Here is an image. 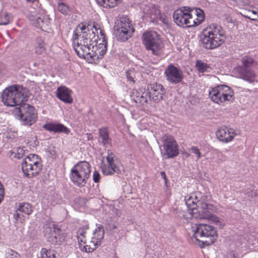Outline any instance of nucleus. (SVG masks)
Returning <instances> with one entry per match:
<instances>
[{
    "instance_id": "16",
    "label": "nucleus",
    "mask_w": 258,
    "mask_h": 258,
    "mask_svg": "<svg viewBox=\"0 0 258 258\" xmlns=\"http://www.w3.org/2000/svg\"><path fill=\"white\" fill-rule=\"evenodd\" d=\"M44 234L47 241L52 244H60L64 240V233L58 226L55 224H53L52 228L45 227Z\"/></svg>"
},
{
    "instance_id": "42",
    "label": "nucleus",
    "mask_w": 258,
    "mask_h": 258,
    "mask_svg": "<svg viewBox=\"0 0 258 258\" xmlns=\"http://www.w3.org/2000/svg\"><path fill=\"white\" fill-rule=\"evenodd\" d=\"M191 151L192 152L197 155V159H199L201 157V153L197 147L193 146L191 148Z\"/></svg>"
},
{
    "instance_id": "30",
    "label": "nucleus",
    "mask_w": 258,
    "mask_h": 258,
    "mask_svg": "<svg viewBox=\"0 0 258 258\" xmlns=\"http://www.w3.org/2000/svg\"><path fill=\"white\" fill-rule=\"evenodd\" d=\"M28 18L30 21H31L32 24L34 26L41 29L43 28L44 23L41 17L29 15Z\"/></svg>"
},
{
    "instance_id": "34",
    "label": "nucleus",
    "mask_w": 258,
    "mask_h": 258,
    "mask_svg": "<svg viewBox=\"0 0 258 258\" xmlns=\"http://www.w3.org/2000/svg\"><path fill=\"white\" fill-rule=\"evenodd\" d=\"M41 258H57L53 250L43 248L41 250Z\"/></svg>"
},
{
    "instance_id": "22",
    "label": "nucleus",
    "mask_w": 258,
    "mask_h": 258,
    "mask_svg": "<svg viewBox=\"0 0 258 258\" xmlns=\"http://www.w3.org/2000/svg\"><path fill=\"white\" fill-rule=\"evenodd\" d=\"M198 198L197 195L192 194L189 197H186L185 199L187 208L189 211H191L190 213L192 215L193 217L198 213V201H200L198 200Z\"/></svg>"
},
{
    "instance_id": "45",
    "label": "nucleus",
    "mask_w": 258,
    "mask_h": 258,
    "mask_svg": "<svg viewBox=\"0 0 258 258\" xmlns=\"http://www.w3.org/2000/svg\"><path fill=\"white\" fill-rule=\"evenodd\" d=\"M0 193L4 194V187L1 181H0Z\"/></svg>"
},
{
    "instance_id": "4",
    "label": "nucleus",
    "mask_w": 258,
    "mask_h": 258,
    "mask_svg": "<svg viewBox=\"0 0 258 258\" xmlns=\"http://www.w3.org/2000/svg\"><path fill=\"white\" fill-rule=\"evenodd\" d=\"M26 89L20 85L11 86L5 89L2 95L4 104L8 106H19L26 100Z\"/></svg>"
},
{
    "instance_id": "27",
    "label": "nucleus",
    "mask_w": 258,
    "mask_h": 258,
    "mask_svg": "<svg viewBox=\"0 0 258 258\" xmlns=\"http://www.w3.org/2000/svg\"><path fill=\"white\" fill-rule=\"evenodd\" d=\"M195 67L200 73H210L212 68L210 64L205 63L201 60H197Z\"/></svg>"
},
{
    "instance_id": "39",
    "label": "nucleus",
    "mask_w": 258,
    "mask_h": 258,
    "mask_svg": "<svg viewBox=\"0 0 258 258\" xmlns=\"http://www.w3.org/2000/svg\"><path fill=\"white\" fill-rule=\"evenodd\" d=\"M143 93V92L141 90H133L131 95V98L133 101L137 103L138 101H139V98L142 95Z\"/></svg>"
},
{
    "instance_id": "9",
    "label": "nucleus",
    "mask_w": 258,
    "mask_h": 258,
    "mask_svg": "<svg viewBox=\"0 0 258 258\" xmlns=\"http://www.w3.org/2000/svg\"><path fill=\"white\" fill-rule=\"evenodd\" d=\"M106 158V163L102 162L101 165L102 171L104 175L123 174L124 173L123 165L111 150H108Z\"/></svg>"
},
{
    "instance_id": "11",
    "label": "nucleus",
    "mask_w": 258,
    "mask_h": 258,
    "mask_svg": "<svg viewBox=\"0 0 258 258\" xmlns=\"http://www.w3.org/2000/svg\"><path fill=\"white\" fill-rule=\"evenodd\" d=\"M234 93L231 88L225 85H219L209 91L211 100L218 104L225 101H232L234 99Z\"/></svg>"
},
{
    "instance_id": "26",
    "label": "nucleus",
    "mask_w": 258,
    "mask_h": 258,
    "mask_svg": "<svg viewBox=\"0 0 258 258\" xmlns=\"http://www.w3.org/2000/svg\"><path fill=\"white\" fill-rule=\"evenodd\" d=\"M104 230L103 226L99 225V226H97V228L93 232L92 239L94 241H96V243L99 245L100 244V242L104 237Z\"/></svg>"
},
{
    "instance_id": "43",
    "label": "nucleus",
    "mask_w": 258,
    "mask_h": 258,
    "mask_svg": "<svg viewBox=\"0 0 258 258\" xmlns=\"http://www.w3.org/2000/svg\"><path fill=\"white\" fill-rule=\"evenodd\" d=\"M100 180V174L97 171H95L93 173V180L95 182H98Z\"/></svg>"
},
{
    "instance_id": "37",
    "label": "nucleus",
    "mask_w": 258,
    "mask_h": 258,
    "mask_svg": "<svg viewBox=\"0 0 258 258\" xmlns=\"http://www.w3.org/2000/svg\"><path fill=\"white\" fill-rule=\"evenodd\" d=\"M58 10L62 14L68 15L70 12V7L64 3L58 2Z\"/></svg>"
},
{
    "instance_id": "33",
    "label": "nucleus",
    "mask_w": 258,
    "mask_h": 258,
    "mask_svg": "<svg viewBox=\"0 0 258 258\" xmlns=\"http://www.w3.org/2000/svg\"><path fill=\"white\" fill-rule=\"evenodd\" d=\"M97 4L104 8H112L120 2V0H96Z\"/></svg>"
},
{
    "instance_id": "18",
    "label": "nucleus",
    "mask_w": 258,
    "mask_h": 258,
    "mask_svg": "<svg viewBox=\"0 0 258 258\" xmlns=\"http://www.w3.org/2000/svg\"><path fill=\"white\" fill-rule=\"evenodd\" d=\"M149 98L151 101L158 103L163 100V96L165 93V90L161 84L153 83L148 86Z\"/></svg>"
},
{
    "instance_id": "3",
    "label": "nucleus",
    "mask_w": 258,
    "mask_h": 258,
    "mask_svg": "<svg viewBox=\"0 0 258 258\" xmlns=\"http://www.w3.org/2000/svg\"><path fill=\"white\" fill-rule=\"evenodd\" d=\"M193 237L202 242L203 246L212 244L218 237L216 228L207 224H197L192 227Z\"/></svg>"
},
{
    "instance_id": "15",
    "label": "nucleus",
    "mask_w": 258,
    "mask_h": 258,
    "mask_svg": "<svg viewBox=\"0 0 258 258\" xmlns=\"http://www.w3.org/2000/svg\"><path fill=\"white\" fill-rule=\"evenodd\" d=\"M198 213L194 216L196 218L207 219L215 223L219 222L217 217L213 214L214 207L212 204H208L202 201H198Z\"/></svg>"
},
{
    "instance_id": "1",
    "label": "nucleus",
    "mask_w": 258,
    "mask_h": 258,
    "mask_svg": "<svg viewBox=\"0 0 258 258\" xmlns=\"http://www.w3.org/2000/svg\"><path fill=\"white\" fill-rule=\"evenodd\" d=\"M73 46L80 58L96 63L106 52L107 42L103 30L95 22L79 24L74 31Z\"/></svg>"
},
{
    "instance_id": "40",
    "label": "nucleus",
    "mask_w": 258,
    "mask_h": 258,
    "mask_svg": "<svg viewBox=\"0 0 258 258\" xmlns=\"http://www.w3.org/2000/svg\"><path fill=\"white\" fill-rule=\"evenodd\" d=\"M14 256H19L15 251L9 248L6 251L5 258H13Z\"/></svg>"
},
{
    "instance_id": "29",
    "label": "nucleus",
    "mask_w": 258,
    "mask_h": 258,
    "mask_svg": "<svg viewBox=\"0 0 258 258\" xmlns=\"http://www.w3.org/2000/svg\"><path fill=\"white\" fill-rule=\"evenodd\" d=\"M35 43V53L38 55L42 54L45 51V44L42 37H37Z\"/></svg>"
},
{
    "instance_id": "48",
    "label": "nucleus",
    "mask_w": 258,
    "mask_h": 258,
    "mask_svg": "<svg viewBox=\"0 0 258 258\" xmlns=\"http://www.w3.org/2000/svg\"><path fill=\"white\" fill-rule=\"evenodd\" d=\"M242 238H242V237H240V239H241L240 242H241V243L242 242Z\"/></svg>"
},
{
    "instance_id": "35",
    "label": "nucleus",
    "mask_w": 258,
    "mask_h": 258,
    "mask_svg": "<svg viewBox=\"0 0 258 258\" xmlns=\"http://www.w3.org/2000/svg\"><path fill=\"white\" fill-rule=\"evenodd\" d=\"M12 21V16L7 12L0 16V25H6Z\"/></svg>"
},
{
    "instance_id": "8",
    "label": "nucleus",
    "mask_w": 258,
    "mask_h": 258,
    "mask_svg": "<svg viewBox=\"0 0 258 258\" xmlns=\"http://www.w3.org/2000/svg\"><path fill=\"white\" fill-rule=\"evenodd\" d=\"M135 29L131 21L127 17L117 20L114 26V34L118 41L125 42L131 38Z\"/></svg>"
},
{
    "instance_id": "7",
    "label": "nucleus",
    "mask_w": 258,
    "mask_h": 258,
    "mask_svg": "<svg viewBox=\"0 0 258 258\" xmlns=\"http://www.w3.org/2000/svg\"><path fill=\"white\" fill-rule=\"evenodd\" d=\"M21 168L25 176L28 178L34 177L42 170L41 159L36 154H30L22 162Z\"/></svg>"
},
{
    "instance_id": "20",
    "label": "nucleus",
    "mask_w": 258,
    "mask_h": 258,
    "mask_svg": "<svg viewBox=\"0 0 258 258\" xmlns=\"http://www.w3.org/2000/svg\"><path fill=\"white\" fill-rule=\"evenodd\" d=\"M71 91L65 86L59 87L56 91V97L66 103L70 104L73 102L71 96Z\"/></svg>"
},
{
    "instance_id": "23",
    "label": "nucleus",
    "mask_w": 258,
    "mask_h": 258,
    "mask_svg": "<svg viewBox=\"0 0 258 258\" xmlns=\"http://www.w3.org/2000/svg\"><path fill=\"white\" fill-rule=\"evenodd\" d=\"M73 167L87 180L91 172L90 165L88 162L81 161L75 165Z\"/></svg>"
},
{
    "instance_id": "19",
    "label": "nucleus",
    "mask_w": 258,
    "mask_h": 258,
    "mask_svg": "<svg viewBox=\"0 0 258 258\" xmlns=\"http://www.w3.org/2000/svg\"><path fill=\"white\" fill-rule=\"evenodd\" d=\"M235 134L233 129L225 127L219 128L216 132L217 138L221 142L228 143L233 139Z\"/></svg>"
},
{
    "instance_id": "38",
    "label": "nucleus",
    "mask_w": 258,
    "mask_h": 258,
    "mask_svg": "<svg viewBox=\"0 0 258 258\" xmlns=\"http://www.w3.org/2000/svg\"><path fill=\"white\" fill-rule=\"evenodd\" d=\"M24 215L21 213L18 209H17L13 213V218L16 222L23 223L24 220Z\"/></svg>"
},
{
    "instance_id": "47",
    "label": "nucleus",
    "mask_w": 258,
    "mask_h": 258,
    "mask_svg": "<svg viewBox=\"0 0 258 258\" xmlns=\"http://www.w3.org/2000/svg\"><path fill=\"white\" fill-rule=\"evenodd\" d=\"M116 228V226L114 224H113V225H112V226L111 227H110V228H111V229H115V228Z\"/></svg>"
},
{
    "instance_id": "44",
    "label": "nucleus",
    "mask_w": 258,
    "mask_h": 258,
    "mask_svg": "<svg viewBox=\"0 0 258 258\" xmlns=\"http://www.w3.org/2000/svg\"><path fill=\"white\" fill-rule=\"evenodd\" d=\"M160 175L161 176V177L164 180L165 184H166L167 180L166 178L165 172L164 171H161L160 172Z\"/></svg>"
},
{
    "instance_id": "17",
    "label": "nucleus",
    "mask_w": 258,
    "mask_h": 258,
    "mask_svg": "<svg viewBox=\"0 0 258 258\" xmlns=\"http://www.w3.org/2000/svg\"><path fill=\"white\" fill-rule=\"evenodd\" d=\"M164 74L166 80L173 84L181 82L184 78L181 70L173 64H170L167 67Z\"/></svg>"
},
{
    "instance_id": "14",
    "label": "nucleus",
    "mask_w": 258,
    "mask_h": 258,
    "mask_svg": "<svg viewBox=\"0 0 258 258\" xmlns=\"http://www.w3.org/2000/svg\"><path fill=\"white\" fill-rule=\"evenodd\" d=\"M88 230V227L80 228L77 232V238L81 249L85 252H91L94 251L98 245L96 241H94L92 238L91 240L87 239Z\"/></svg>"
},
{
    "instance_id": "12",
    "label": "nucleus",
    "mask_w": 258,
    "mask_h": 258,
    "mask_svg": "<svg viewBox=\"0 0 258 258\" xmlns=\"http://www.w3.org/2000/svg\"><path fill=\"white\" fill-rule=\"evenodd\" d=\"M184 10L177 9L174 11L173 18L177 25L182 27H191L195 26L194 18L192 14L187 11L186 7Z\"/></svg>"
},
{
    "instance_id": "6",
    "label": "nucleus",
    "mask_w": 258,
    "mask_h": 258,
    "mask_svg": "<svg viewBox=\"0 0 258 258\" xmlns=\"http://www.w3.org/2000/svg\"><path fill=\"white\" fill-rule=\"evenodd\" d=\"M13 114L20 120L22 124L28 126L35 123L37 118L34 107L27 103H22L14 109Z\"/></svg>"
},
{
    "instance_id": "10",
    "label": "nucleus",
    "mask_w": 258,
    "mask_h": 258,
    "mask_svg": "<svg viewBox=\"0 0 258 258\" xmlns=\"http://www.w3.org/2000/svg\"><path fill=\"white\" fill-rule=\"evenodd\" d=\"M142 42L146 49L155 55L161 53L163 44L158 34L153 31H146L142 35Z\"/></svg>"
},
{
    "instance_id": "32",
    "label": "nucleus",
    "mask_w": 258,
    "mask_h": 258,
    "mask_svg": "<svg viewBox=\"0 0 258 258\" xmlns=\"http://www.w3.org/2000/svg\"><path fill=\"white\" fill-rule=\"evenodd\" d=\"M160 10L154 5L149 8L147 10V14L149 16L150 19L152 21L156 20L160 15Z\"/></svg>"
},
{
    "instance_id": "49",
    "label": "nucleus",
    "mask_w": 258,
    "mask_h": 258,
    "mask_svg": "<svg viewBox=\"0 0 258 258\" xmlns=\"http://www.w3.org/2000/svg\"><path fill=\"white\" fill-rule=\"evenodd\" d=\"M252 20H255L256 19H251Z\"/></svg>"
},
{
    "instance_id": "5",
    "label": "nucleus",
    "mask_w": 258,
    "mask_h": 258,
    "mask_svg": "<svg viewBox=\"0 0 258 258\" xmlns=\"http://www.w3.org/2000/svg\"><path fill=\"white\" fill-rule=\"evenodd\" d=\"M241 64L234 69L237 77L249 82H251L255 76L254 69L257 62L252 57L245 55L241 59Z\"/></svg>"
},
{
    "instance_id": "2",
    "label": "nucleus",
    "mask_w": 258,
    "mask_h": 258,
    "mask_svg": "<svg viewBox=\"0 0 258 258\" xmlns=\"http://www.w3.org/2000/svg\"><path fill=\"white\" fill-rule=\"evenodd\" d=\"M225 38L222 28L219 25H212L203 30L201 40L204 48L213 49L220 46Z\"/></svg>"
},
{
    "instance_id": "31",
    "label": "nucleus",
    "mask_w": 258,
    "mask_h": 258,
    "mask_svg": "<svg viewBox=\"0 0 258 258\" xmlns=\"http://www.w3.org/2000/svg\"><path fill=\"white\" fill-rule=\"evenodd\" d=\"M18 209L23 214L28 216L30 215L33 212L31 205L27 203L19 204Z\"/></svg>"
},
{
    "instance_id": "21",
    "label": "nucleus",
    "mask_w": 258,
    "mask_h": 258,
    "mask_svg": "<svg viewBox=\"0 0 258 258\" xmlns=\"http://www.w3.org/2000/svg\"><path fill=\"white\" fill-rule=\"evenodd\" d=\"M42 127L47 131L54 133H63L69 134L70 132L67 127L61 123H48L44 124Z\"/></svg>"
},
{
    "instance_id": "28",
    "label": "nucleus",
    "mask_w": 258,
    "mask_h": 258,
    "mask_svg": "<svg viewBox=\"0 0 258 258\" xmlns=\"http://www.w3.org/2000/svg\"><path fill=\"white\" fill-rule=\"evenodd\" d=\"M99 137L102 139V143L104 146L111 143V139L109 136V132L105 127L101 128L99 130Z\"/></svg>"
},
{
    "instance_id": "41",
    "label": "nucleus",
    "mask_w": 258,
    "mask_h": 258,
    "mask_svg": "<svg viewBox=\"0 0 258 258\" xmlns=\"http://www.w3.org/2000/svg\"><path fill=\"white\" fill-rule=\"evenodd\" d=\"M135 76V72L134 70H130L126 72V77L128 81L135 83L134 80Z\"/></svg>"
},
{
    "instance_id": "25",
    "label": "nucleus",
    "mask_w": 258,
    "mask_h": 258,
    "mask_svg": "<svg viewBox=\"0 0 258 258\" xmlns=\"http://www.w3.org/2000/svg\"><path fill=\"white\" fill-rule=\"evenodd\" d=\"M187 11L190 13L192 14L193 15H195L197 17L196 19L194 18L195 26L200 25L205 20V16L204 11L200 8H194L191 9L189 7L187 8Z\"/></svg>"
},
{
    "instance_id": "46",
    "label": "nucleus",
    "mask_w": 258,
    "mask_h": 258,
    "mask_svg": "<svg viewBox=\"0 0 258 258\" xmlns=\"http://www.w3.org/2000/svg\"><path fill=\"white\" fill-rule=\"evenodd\" d=\"M4 197V194L0 193V203H1L2 201L3 200Z\"/></svg>"
},
{
    "instance_id": "36",
    "label": "nucleus",
    "mask_w": 258,
    "mask_h": 258,
    "mask_svg": "<svg viewBox=\"0 0 258 258\" xmlns=\"http://www.w3.org/2000/svg\"><path fill=\"white\" fill-rule=\"evenodd\" d=\"M149 94L148 91H144L142 95L139 98V101H138L136 103H139L142 105H144L148 103L149 99Z\"/></svg>"
},
{
    "instance_id": "24",
    "label": "nucleus",
    "mask_w": 258,
    "mask_h": 258,
    "mask_svg": "<svg viewBox=\"0 0 258 258\" xmlns=\"http://www.w3.org/2000/svg\"><path fill=\"white\" fill-rule=\"evenodd\" d=\"M70 178L75 184L81 187L84 186L87 183V180L74 167L71 169Z\"/></svg>"
},
{
    "instance_id": "13",
    "label": "nucleus",
    "mask_w": 258,
    "mask_h": 258,
    "mask_svg": "<svg viewBox=\"0 0 258 258\" xmlns=\"http://www.w3.org/2000/svg\"><path fill=\"white\" fill-rule=\"evenodd\" d=\"M162 147L164 150V155L167 159L173 158L179 154L178 146L174 139L171 135H165L161 138Z\"/></svg>"
}]
</instances>
